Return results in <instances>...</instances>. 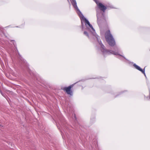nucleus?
<instances>
[{
  "label": "nucleus",
  "mask_w": 150,
  "mask_h": 150,
  "mask_svg": "<svg viewBox=\"0 0 150 150\" xmlns=\"http://www.w3.org/2000/svg\"><path fill=\"white\" fill-rule=\"evenodd\" d=\"M101 47V50L102 52V53L104 56H105L106 55H109L111 54H113L116 55L117 54V53H114V52H111V51L108 50L106 49L105 48V47L104 45H103L101 42H99L98 41Z\"/></svg>",
  "instance_id": "f03ea898"
},
{
  "label": "nucleus",
  "mask_w": 150,
  "mask_h": 150,
  "mask_svg": "<svg viewBox=\"0 0 150 150\" xmlns=\"http://www.w3.org/2000/svg\"><path fill=\"white\" fill-rule=\"evenodd\" d=\"M94 1L96 3V4L97 6L98 5V4L99 3H100V2H99V1L98 0H94Z\"/></svg>",
  "instance_id": "1a4fd4ad"
},
{
  "label": "nucleus",
  "mask_w": 150,
  "mask_h": 150,
  "mask_svg": "<svg viewBox=\"0 0 150 150\" xmlns=\"http://www.w3.org/2000/svg\"><path fill=\"white\" fill-rule=\"evenodd\" d=\"M98 6L100 10L103 12H104L107 9V7L101 3L98 4Z\"/></svg>",
  "instance_id": "20e7f679"
},
{
  "label": "nucleus",
  "mask_w": 150,
  "mask_h": 150,
  "mask_svg": "<svg viewBox=\"0 0 150 150\" xmlns=\"http://www.w3.org/2000/svg\"><path fill=\"white\" fill-rule=\"evenodd\" d=\"M133 66L137 69L142 72L144 75H145L144 69H142L136 65V64H134L133 65Z\"/></svg>",
  "instance_id": "39448f33"
},
{
  "label": "nucleus",
  "mask_w": 150,
  "mask_h": 150,
  "mask_svg": "<svg viewBox=\"0 0 150 150\" xmlns=\"http://www.w3.org/2000/svg\"><path fill=\"white\" fill-rule=\"evenodd\" d=\"M74 84L71 85L68 87H64L63 90L68 94L70 96L73 95V91L71 89V88L73 87Z\"/></svg>",
  "instance_id": "7ed1b4c3"
},
{
  "label": "nucleus",
  "mask_w": 150,
  "mask_h": 150,
  "mask_svg": "<svg viewBox=\"0 0 150 150\" xmlns=\"http://www.w3.org/2000/svg\"><path fill=\"white\" fill-rule=\"evenodd\" d=\"M85 20L86 25V24H88L91 28L93 29V27L90 24L89 22L86 19H85Z\"/></svg>",
  "instance_id": "0eeeda50"
},
{
  "label": "nucleus",
  "mask_w": 150,
  "mask_h": 150,
  "mask_svg": "<svg viewBox=\"0 0 150 150\" xmlns=\"http://www.w3.org/2000/svg\"><path fill=\"white\" fill-rule=\"evenodd\" d=\"M105 37L107 42L109 45L111 46H113L115 45V42L109 30H107L105 35Z\"/></svg>",
  "instance_id": "f257e3e1"
},
{
  "label": "nucleus",
  "mask_w": 150,
  "mask_h": 150,
  "mask_svg": "<svg viewBox=\"0 0 150 150\" xmlns=\"http://www.w3.org/2000/svg\"><path fill=\"white\" fill-rule=\"evenodd\" d=\"M83 33L84 35L87 36L88 37H89V35L87 32L86 31H84Z\"/></svg>",
  "instance_id": "6e6552de"
},
{
  "label": "nucleus",
  "mask_w": 150,
  "mask_h": 150,
  "mask_svg": "<svg viewBox=\"0 0 150 150\" xmlns=\"http://www.w3.org/2000/svg\"><path fill=\"white\" fill-rule=\"evenodd\" d=\"M71 3L73 6L75 8L77 7L76 3L75 0H71Z\"/></svg>",
  "instance_id": "423d86ee"
}]
</instances>
